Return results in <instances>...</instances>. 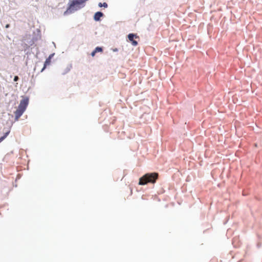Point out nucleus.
<instances>
[{
    "instance_id": "obj_8",
    "label": "nucleus",
    "mask_w": 262,
    "mask_h": 262,
    "mask_svg": "<svg viewBox=\"0 0 262 262\" xmlns=\"http://www.w3.org/2000/svg\"><path fill=\"white\" fill-rule=\"evenodd\" d=\"M50 57H48V58L46 59V61H45V62L43 68H42V69L41 70V71H42L43 70H44V69L46 68V67L47 65L48 64H49V63H50Z\"/></svg>"
},
{
    "instance_id": "obj_1",
    "label": "nucleus",
    "mask_w": 262,
    "mask_h": 262,
    "mask_svg": "<svg viewBox=\"0 0 262 262\" xmlns=\"http://www.w3.org/2000/svg\"><path fill=\"white\" fill-rule=\"evenodd\" d=\"M88 0H73L70 4L67 10L64 12V15H68L74 13L82 8L85 5V2Z\"/></svg>"
},
{
    "instance_id": "obj_13",
    "label": "nucleus",
    "mask_w": 262,
    "mask_h": 262,
    "mask_svg": "<svg viewBox=\"0 0 262 262\" xmlns=\"http://www.w3.org/2000/svg\"><path fill=\"white\" fill-rule=\"evenodd\" d=\"M96 53H97V52H95V50H94V51L91 53V55H92V56H95V55Z\"/></svg>"
},
{
    "instance_id": "obj_14",
    "label": "nucleus",
    "mask_w": 262,
    "mask_h": 262,
    "mask_svg": "<svg viewBox=\"0 0 262 262\" xmlns=\"http://www.w3.org/2000/svg\"><path fill=\"white\" fill-rule=\"evenodd\" d=\"M10 24H7L5 26L6 28H9L10 27Z\"/></svg>"
},
{
    "instance_id": "obj_10",
    "label": "nucleus",
    "mask_w": 262,
    "mask_h": 262,
    "mask_svg": "<svg viewBox=\"0 0 262 262\" xmlns=\"http://www.w3.org/2000/svg\"><path fill=\"white\" fill-rule=\"evenodd\" d=\"M95 52H102L103 51V49L101 47H96L95 50Z\"/></svg>"
},
{
    "instance_id": "obj_3",
    "label": "nucleus",
    "mask_w": 262,
    "mask_h": 262,
    "mask_svg": "<svg viewBox=\"0 0 262 262\" xmlns=\"http://www.w3.org/2000/svg\"><path fill=\"white\" fill-rule=\"evenodd\" d=\"M28 103L29 99L28 98L23 99L20 101L17 109L14 112L15 120H18V119L23 114L28 105Z\"/></svg>"
},
{
    "instance_id": "obj_9",
    "label": "nucleus",
    "mask_w": 262,
    "mask_h": 262,
    "mask_svg": "<svg viewBox=\"0 0 262 262\" xmlns=\"http://www.w3.org/2000/svg\"><path fill=\"white\" fill-rule=\"evenodd\" d=\"M98 6L100 7H103L104 8H107L108 7V5L106 3H99V4H98Z\"/></svg>"
},
{
    "instance_id": "obj_12",
    "label": "nucleus",
    "mask_w": 262,
    "mask_h": 262,
    "mask_svg": "<svg viewBox=\"0 0 262 262\" xmlns=\"http://www.w3.org/2000/svg\"><path fill=\"white\" fill-rule=\"evenodd\" d=\"M29 46L27 45V44H25V46H24V49H25V50H26L27 49H28L29 48Z\"/></svg>"
},
{
    "instance_id": "obj_15",
    "label": "nucleus",
    "mask_w": 262,
    "mask_h": 262,
    "mask_svg": "<svg viewBox=\"0 0 262 262\" xmlns=\"http://www.w3.org/2000/svg\"><path fill=\"white\" fill-rule=\"evenodd\" d=\"M54 55V54H51L49 57H50V59H51V58Z\"/></svg>"
},
{
    "instance_id": "obj_4",
    "label": "nucleus",
    "mask_w": 262,
    "mask_h": 262,
    "mask_svg": "<svg viewBox=\"0 0 262 262\" xmlns=\"http://www.w3.org/2000/svg\"><path fill=\"white\" fill-rule=\"evenodd\" d=\"M127 38L129 41L131 42L132 44L134 46H137L138 44V41L134 40V38H139V37L136 34L134 33H129L127 35Z\"/></svg>"
},
{
    "instance_id": "obj_5",
    "label": "nucleus",
    "mask_w": 262,
    "mask_h": 262,
    "mask_svg": "<svg viewBox=\"0 0 262 262\" xmlns=\"http://www.w3.org/2000/svg\"><path fill=\"white\" fill-rule=\"evenodd\" d=\"M104 16V14L100 11L97 12L95 13L94 16V19L95 21H98L100 20V18Z\"/></svg>"
},
{
    "instance_id": "obj_6",
    "label": "nucleus",
    "mask_w": 262,
    "mask_h": 262,
    "mask_svg": "<svg viewBox=\"0 0 262 262\" xmlns=\"http://www.w3.org/2000/svg\"><path fill=\"white\" fill-rule=\"evenodd\" d=\"M72 68V64H69L67 66L66 68L64 70L63 72L62 73V75H65L67 73H69Z\"/></svg>"
},
{
    "instance_id": "obj_11",
    "label": "nucleus",
    "mask_w": 262,
    "mask_h": 262,
    "mask_svg": "<svg viewBox=\"0 0 262 262\" xmlns=\"http://www.w3.org/2000/svg\"><path fill=\"white\" fill-rule=\"evenodd\" d=\"M18 80H19V77H18V76H14V81H18Z\"/></svg>"
},
{
    "instance_id": "obj_2",
    "label": "nucleus",
    "mask_w": 262,
    "mask_h": 262,
    "mask_svg": "<svg viewBox=\"0 0 262 262\" xmlns=\"http://www.w3.org/2000/svg\"><path fill=\"white\" fill-rule=\"evenodd\" d=\"M159 174L157 172L147 173L139 179V184L144 185L149 183L154 184L158 179Z\"/></svg>"
},
{
    "instance_id": "obj_7",
    "label": "nucleus",
    "mask_w": 262,
    "mask_h": 262,
    "mask_svg": "<svg viewBox=\"0 0 262 262\" xmlns=\"http://www.w3.org/2000/svg\"><path fill=\"white\" fill-rule=\"evenodd\" d=\"M10 130H8L5 133L3 136L0 138V143L2 142L8 136Z\"/></svg>"
},
{
    "instance_id": "obj_16",
    "label": "nucleus",
    "mask_w": 262,
    "mask_h": 262,
    "mask_svg": "<svg viewBox=\"0 0 262 262\" xmlns=\"http://www.w3.org/2000/svg\"><path fill=\"white\" fill-rule=\"evenodd\" d=\"M118 49H117V48H115V49H114V50H113V51H114V52H117V51H118Z\"/></svg>"
}]
</instances>
